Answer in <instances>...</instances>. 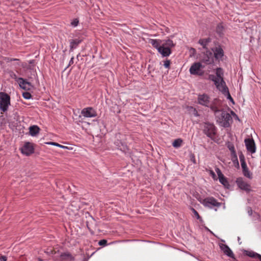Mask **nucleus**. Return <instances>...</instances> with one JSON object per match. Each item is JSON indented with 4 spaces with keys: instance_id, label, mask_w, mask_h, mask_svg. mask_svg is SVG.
I'll list each match as a JSON object with an SVG mask.
<instances>
[{
    "instance_id": "f257e3e1",
    "label": "nucleus",
    "mask_w": 261,
    "mask_h": 261,
    "mask_svg": "<svg viewBox=\"0 0 261 261\" xmlns=\"http://www.w3.org/2000/svg\"><path fill=\"white\" fill-rule=\"evenodd\" d=\"M217 121L224 127H228L232 118L230 114L224 111H219L216 114Z\"/></svg>"
},
{
    "instance_id": "f03ea898",
    "label": "nucleus",
    "mask_w": 261,
    "mask_h": 261,
    "mask_svg": "<svg viewBox=\"0 0 261 261\" xmlns=\"http://www.w3.org/2000/svg\"><path fill=\"white\" fill-rule=\"evenodd\" d=\"M202 128L204 134L211 139L214 140L217 133V128L214 124L205 122L203 124Z\"/></svg>"
},
{
    "instance_id": "7ed1b4c3",
    "label": "nucleus",
    "mask_w": 261,
    "mask_h": 261,
    "mask_svg": "<svg viewBox=\"0 0 261 261\" xmlns=\"http://www.w3.org/2000/svg\"><path fill=\"white\" fill-rule=\"evenodd\" d=\"M10 105V96L5 92H0V110L2 111L1 113L7 111Z\"/></svg>"
},
{
    "instance_id": "20e7f679",
    "label": "nucleus",
    "mask_w": 261,
    "mask_h": 261,
    "mask_svg": "<svg viewBox=\"0 0 261 261\" xmlns=\"http://www.w3.org/2000/svg\"><path fill=\"white\" fill-rule=\"evenodd\" d=\"M201 203L204 206L211 208L213 207H219L221 205V203L219 202L213 197H208L204 198L202 201H201Z\"/></svg>"
},
{
    "instance_id": "39448f33",
    "label": "nucleus",
    "mask_w": 261,
    "mask_h": 261,
    "mask_svg": "<svg viewBox=\"0 0 261 261\" xmlns=\"http://www.w3.org/2000/svg\"><path fill=\"white\" fill-rule=\"evenodd\" d=\"M236 184L242 190L248 193L251 191V187L249 184L243 178L240 177L237 179Z\"/></svg>"
},
{
    "instance_id": "423d86ee",
    "label": "nucleus",
    "mask_w": 261,
    "mask_h": 261,
    "mask_svg": "<svg viewBox=\"0 0 261 261\" xmlns=\"http://www.w3.org/2000/svg\"><path fill=\"white\" fill-rule=\"evenodd\" d=\"M21 153L27 156L31 155L34 152V147L32 143L25 142L21 148Z\"/></svg>"
},
{
    "instance_id": "0eeeda50",
    "label": "nucleus",
    "mask_w": 261,
    "mask_h": 261,
    "mask_svg": "<svg viewBox=\"0 0 261 261\" xmlns=\"http://www.w3.org/2000/svg\"><path fill=\"white\" fill-rule=\"evenodd\" d=\"M201 68H203L202 64L199 62H196L192 64L189 71L191 74L201 75L202 74V72H200Z\"/></svg>"
},
{
    "instance_id": "6e6552de",
    "label": "nucleus",
    "mask_w": 261,
    "mask_h": 261,
    "mask_svg": "<svg viewBox=\"0 0 261 261\" xmlns=\"http://www.w3.org/2000/svg\"><path fill=\"white\" fill-rule=\"evenodd\" d=\"M215 171L217 172L219 178V182L222 184L224 187L227 189L229 188V184L226 177L222 174L220 169L218 168L215 169Z\"/></svg>"
},
{
    "instance_id": "1a4fd4ad",
    "label": "nucleus",
    "mask_w": 261,
    "mask_h": 261,
    "mask_svg": "<svg viewBox=\"0 0 261 261\" xmlns=\"http://www.w3.org/2000/svg\"><path fill=\"white\" fill-rule=\"evenodd\" d=\"M81 114L85 117H94L97 116L96 111L92 107H88L83 109L81 111Z\"/></svg>"
},
{
    "instance_id": "9d476101",
    "label": "nucleus",
    "mask_w": 261,
    "mask_h": 261,
    "mask_svg": "<svg viewBox=\"0 0 261 261\" xmlns=\"http://www.w3.org/2000/svg\"><path fill=\"white\" fill-rule=\"evenodd\" d=\"M245 143L247 148V150L253 153L256 151V147L255 142L252 138H247L245 140Z\"/></svg>"
},
{
    "instance_id": "9b49d317",
    "label": "nucleus",
    "mask_w": 261,
    "mask_h": 261,
    "mask_svg": "<svg viewBox=\"0 0 261 261\" xmlns=\"http://www.w3.org/2000/svg\"><path fill=\"white\" fill-rule=\"evenodd\" d=\"M198 102L201 105L209 107L210 104V97L209 96L205 94H200L198 97Z\"/></svg>"
},
{
    "instance_id": "f8f14e48",
    "label": "nucleus",
    "mask_w": 261,
    "mask_h": 261,
    "mask_svg": "<svg viewBox=\"0 0 261 261\" xmlns=\"http://www.w3.org/2000/svg\"><path fill=\"white\" fill-rule=\"evenodd\" d=\"M217 83H216L215 85L217 89L221 91L223 94H224L225 92H227V91L228 90V88L226 86L225 82L223 79H219L217 80Z\"/></svg>"
},
{
    "instance_id": "ddd939ff",
    "label": "nucleus",
    "mask_w": 261,
    "mask_h": 261,
    "mask_svg": "<svg viewBox=\"0 0 261 261\" xmlns=\"http://www.w3.org/2000/svg\"><path fill=\"white\" fill-rule=\"evenodd\" d=\"M18 83L21 88L25 90H30L32 89L33 86L31 84L22 78L18 79Z\"/></svg>"
},
{
    "instance_id": "4468645a",
    "label": "nucleus",
    "mask_w": 261,
    "mask_h": 261,
    "mask_svg": "<svg viewBox=\"0 0 261 261\" xmlns=\"http://www.w3.org/2000/svg\"><path fill=\"white\" fill-rule=\"evenodd\" d=\"M214 55L215 59L217 60H221L224 56V51L220 47H216L214 50Z\"/></svg>"
},
{
    "instance_id": "2eb2a0df",
    "label": "nucleus",
    "mask_w": 261,
    "mask_h": 261,
    "mask_svg": "<svg viewBox=\"0 0 261 261\" xmlns=\"http://www.w3.org/2000/svg\"><path fill=\"white\" fill-rule=\"evenodd\" d=\"M220 105V101L219 99H215L211 104H209V107H210L211 109L216 114L220 111L219 110V107Z\"/></svg>"
},
{
    "instance_id": "dca6fc26",
    "label": "nucleus",
    "mask_w": 261,
    "mask_h": 261,
    "mask_svg": "<svg viewBox=\"0 0 261 261\" xmlns=\"http://www.w3.org/2000/svg\"><path fill=\"white\" fill-rule=\"evenodd\" d=\"M158 51L163 57H168L171 54V49L165 47V46L162 44L161 47L159 48Z\"/></svg>"
},
{
    "instance_id": "f3484780",
    "label": "nucleus",
    "mask_w": 261,
    "mask_h": 261,
    "mask_svg": "<svg viewBox=\"0 0 261 261\" xmlns=\"http://www.w3.org/2000/svg\"><path fill=\"white\" fill-rule=\"evenodd\" d=\"M241 164L244 175L250 179H251L252 177V174L249 171L246 162L241 163Z\"/></svg>"
},
{
    "instance_id": "a211bd4d",
    "label": "nucleus",
    "mask_w": 261,
    "mask_h": 261,
    "mask_svg": "<svg viewBox=\"0 0 261 261\" xmlns=\"http://www.w3.org/2000/svg\"><path fill=\"white\" fill-rule=\"evenodd\" d=\"M206 57L203 59V61L206 64H210L213 62V53L210 50H206L205 53Z\"/></svg>"
},
{
    "instance_id": "6ab92c4d",
    "label": "nucleus",
    "mask_w": 261,
    "mask_h": 261,
    "mask_svg": "<svg viewBox=\"0 0 261 261\" xmlns=\"http://www.w3.org/2000/svg\"><path fill=\"white\" fill-rule=\"evenodd\" d=\"M222 249L224 253L228 256L232 258H234V254L227 245H224L222 247Z\"/></svg>"
},
{
    "instance_id": "aec40b11",
    "label": "nucleus",
    "mask_w": 261,
    "mask_h": 261,
    "mask_svg": "<svg viewBox=\"0 0 261 261\" xmlns=\"http://www.w3.org/2000/svg\"><path fill=\"white\" fill-rule=\"evenodd\" d=\"M162 41L160 40L156 39H150L149 40V43L155 48L159 50V48H161L162 46L161 44Z\"/></svg>"
},
{
    "instance_id": "412c9836",
    "label": "nucleus",
    "mask_w": 261,
    "mask_h": 261,
    "mask_svg": "<svg viewBox=\"0 0 261 261\" xmlns=\"http://www.w3.org/2000/svg\"><path fill=\"white\" fill-rule=\"evenodd\" d=\"M61 261H72L73 258L72 255L68 253H64L61 255Z\"/></svg>"
},
{
    "instance_id": "4be33fe9",
    "label": "nucleus",
    "mask_w": 261,
    "mask_h": 261,
    "mask_svg": "<svg viewBox=\"0 0 261 261\" xmlns=\"http://www.w3.org/2000/svg\"><path fill=\"white\" fill-rule=\"evenodd\" d=\"M29 130L30 135L32 136H34L39 133L40 129L38 126L33 125L30 127Z\"/></svg>"
},
{
    "instance_id": "5701e85b",
    "label": "nucleus",
    "mask_w": 261,
    "mask_h": 261,
    "mask_svg": "<svg viewBox=\"0 0 261 261\" xmlns=\"http://www.w3.org/2000/svg\"><path fill=\"white\" fill-rule=\"evenodd\" d=\"M81 41L79 39H73L70 41V49H73L75 48L80 43Z\"/></svg>"
},
{
    "instance_id": "b1692460",
    "label": "nucleus",
    "mask_w": 261,
    "mask_h": 261,
    "mask_svg": "<svg viewBox=\"0 0 261 261\" xmlns=\"http://www.w3.org/2000/svg\"><path fill=\"white\" fill-rule=\"evenodd\" d=\"M210 42V38L201 39L199 40V43L204 48H206V45Z\"/></svg>"
},
{
    "instance_id": "393cba45",
    "label": "nucleus",
    "mask_w": 261,
    "mask_h": 261,
    "mask_svg": "<svg viewBox=\"0 0 261 261\" xmlns=\"http://www.w3.org/2000/svg\"><path fill=\"white\" fill-rule=\"evenodd\" d=\"M182 143V140L181 139H177L173 141L172 145L175 148H178L181 146Z\"/></svg>"
},
{
    "instance_id": "a878e982",
    "label": "nucleus",
    "mask_w": 261,
    "mask_h": 261,
    "mask_svg": "<svg viewBox=\"0 0 261 261\" xmlns=\"http://www.w3.org/2000/svg\"><path fill=\"white\" fill-rule=\"evenodd\" d=\"M246 255L248 256L252 257V258H257L259 256L260 254L254 252L253 251H247L246 252Z\"/></svg>"
},
{
    "instance_id": "bb28decb",
    "label": "nucleus",
    "mask_w": 261,
    "mask_h": 261,
    "mask_svg": "<svg viewBox=\"0 0 261 261\" xmlns=\"http://www.w3.org/2000/svg\"><path fill=\"white\" fill-rule=\"evenodd\" d=\"M162 44L165 46V47H168V48L170 49H171V48L174 46L173 41L171 40H168L166 41V42L163 43Z\"/></svg>"
},
{
    "instance_id": "cd10ccee",
    "label": "nucleus",
    "mask_w": 261,
    "mask_h": 261,
    "mask_svg": "<svg viewBox=\"0 0 261 261\" xmlns=\"http://www.w3.org/2000/svg\"><path fill=\"white\" fill-rule=\"evenodd\" d=\"M216 75L217 78H220V79H223L222 77V70L221 68H217L216 69Z\"/></svg>"
},
{
    "instance_id": "c85d7f7f",
    "label": "nucleus",
    "mask_w": 261,
    "mask_h": 261,
    "mask_svg": "<svg viewBox=\"0 0 261 261\" xmlns=\"http://www.w3.org/2000/svg\"><path fill=\"white\" fill-rule=\"evenodd\" d=\"M208 79L210 80L213 81L214 82V84H215L216 83H217V81L219 79L221 80L220 78H217V77L213 74H210L208 75Z\"/></svg>"
},
{
    "instance_id": "c756f323",
    "label": "nucleus",
    "mask_w": 261,
    "mask_h": 261,
    "mask_svg": "<svg viewBox=\"0 0 261 261\" xmlns=\"http://www.w3.org/2000/svg\"><path fill=\"white\" fill-rule=\"evenodd\" d=\"M47 144H51V145H54V146H56L62 148H67V147L63 146V145H62L61 144H59V143H56V142H50L47 143Z\"/></svg>"
},
{
    "instance_id": "7c9ffc66",
    "label": "nucleus",
    "mask_w": 261,
    "mask_h": 261,
    "mask_svg": "<svg viewBox=\"0 0 261 261\" xmlns=\"http://www.w3.org/2000/svg\"><path fill=\"white\" fill-rule=\"evenodd\" d=\"M223 94L225 96H227V99H229L231 101H232L233 103H234L233 99L232 98V97L231 96L228 90L227 91V92H225Z\"/></svg>"
},
{
    "instance_id": "2f4dec72",
    "label": "nucleus",
    "mask_w": 261,
    "mask_h": 261,
    "mask_svg": "<svg viewBox=\"0 0 261 261\" xmlns=\"http://www.w3.org/2000/svg\"><path fill=\"white\" fill-rule=\"evenodd\" d=\"M118 148L123 152H126L128 150L127 146L123 144H122L121 146H118Z\"/></svg>"
},
{
    "instance_id": "473e14b6",
    "label": "nucleus",
    "mask_w": 261,
    "mask_h": 261,
    "mask_svg": "<svg viewBox=\"0 0 261 261\" xmlns=\"http://www.w3.org/2000/svg\"><path fill=\"white\" fill-rule=\"evenodd\" d=\"M22 96L24 98L29 99L31 98V94L28 92H25L22 93Z\"/></svg>"
},
{
    "instance_id": "72a5a7b5",
    "label": "nucleus",
    "mask_w": 261,
    "mask_h": 261,
    "mask_svg": "<svg viewBox=\"0 0 261 261\" xmlns=\"http://www.w3.org/2000/svg\"><path fill=\"white\" fill-rule=\"evenodd\" d=\"M239 159H240L241 164L243 163H245V156L242 153H241L239 154Z\"/></svg>"
},
{
    "instance_id": "f704fd0d",
    "label": "nucleus",
    "mask_w": 261,
    "mask_h": 261,
    "mask_svg": "<svg viewBox=\"0 0 261 261\" xmlns=\"http://www.w3.org/2000/svg\"><path fill=\"white\" fill-rule=\"evenodd\" d=\"M170 63V61L169 60H167L164 62V66L166 68H169Z\"/></svg>"
},
{
    "instance_id": "c9c22d12",
    "label": "nucleus",
    "mask_w": 261,
    "mask_h": 261,
    "mask_svg": "<svg viewBox=\"0 0 261 261\" xmlns=\"http://www.w3.org/2000/svg\"><path fill=\"white\" fill-rule=\"evenodd\" d=\"M79 23V20L77 18L73 19L71 22V24L73 27H76Z\"/></svg>"
},
{
    "instance_id": "e433bc0d",
    "label": "nucleus",
    "mask_w": 261,
    "mask_h": 261,
    "mask_svg": "<svg viewBox=\"0 0 261 261\" xmlns=\"http://www.w3.org/2000/svg\"><path fill=\"white\" fill-rule=\"evenodd\" d=\"M222 30H223V27L222 26L221 24H219L218 25L217 27V32L219 33V34H221L222 31Z\"/></svg>"
},
{
    "instance_id": "4c0bfd02",
    "label": "nucleus",
    "mask_w": 261,
    "mask_h": 261,
    "mask_svg": "<svg viewBox=\"0 0 261 261\" xmlns=\"http://www.w3.org/2000/svg\"><path fill=\"white\" fill-rule=\"evenodd\" d=\"M192 210L195 217H196L197 219H199L200 218V216H199L198 213L193 208H192Z\"/></svg>"
},
{
    "instance_id": "58836bf2",
    "label": "nucleus",
    "mask_w": 261,
    "mask_h": 261,
    "mask_svg": "<svg viewBox=\"0 0 261 261\" xmlns=\"http://www.w3.org/2000/svg\"><path fill=\"white\" fill-rule=\"evenodd\" d=\"M107 243V241L106 240H101L99 241V245L101 246L106 245Z\"/></svg>"
},
{
    "instance_id": "ea45409f",
    "label": "nucleus",
    "mask_w": 261,
    "mask_h": 261,
    "mask_svg": "<svg viewBox=\"0 0 261 261\" xmlns=\"http://www.w3.org/2000/svg\"><path fill=\"white\" fill-rule=\"evenodd\" d=\"M210 175L212 176V177H213V178L214 180H217V176H216L215 172L213 170H210Z\"/></svg>"
},
{
    "instance_id": "a19ab883",
    "label": "nucleus",
    "mask_w": 261,
    "mask_h": 261,
    "mask_svg": "<svg viewBox=\"0 0 261 261\" xmlns=\"http://www.w3.org/2000/svg\"><path fill=\"white\" fill-rule=\"evenodd\" d=\"M47 253L51 254H54L55 253V251L53 249H50V250H49V249H48Z\"/></svg>"
},
{
    "instance_id": "79ce46f5",
    "label": "nucleus",
    "mask_w": 261,
    "mask_h": 261,
    "mask_svg": "<svg viewBox=\"0 0 261 261\" xmlns=\"http://www.w3.org/2000/svg\"><path fill=\"white\" fill-rule=\"evenodd\" d=\"M7 259V258L5 256H1L0 257L1 261H6Z\"/></svg>"
},
{
    "instance_id": "37998d69",
    "label": "nucleus",
    "mask_w": 261,
    "mask_h": 261,
    "mask_svg": "<svg viewBox=\"0 0 261 261\" xmlns=\"http://www.w3.org/2000/svg\"><path fill=\"white\" fill-rule=\"evenodd\" d=\"M74 58L72 57L69 61V66L72 65L73 63Z\"/></svg>"
},
{
    "instance_id": "c03bdc74",
    "label": "nucleus",
    "mask_w": 261,
    "mask_h": 261,
    "mask_svg": "<svg viewBox=\"0 0 261 261\" xmlns=\"http://www.w3.org/2000/svg\"><path fill=\"white\" fill-rule=\"evenodd\" d=\"M230 150L232 152H234V147H231V148H230Z\"/></svg>"
},
{
    "instance_id": "a18cd8bd",
    "label": "nucleus",
    "mask_w": 261,
    "mask_h": 261,
    "mask_svg": "<svg viewBox=\"0 0 261 261\" xmlns=\"http://www.w3.org/2000/svg\"><path fill=\"white\" fill-rule=\"evenodd\" d=\"M15 60H18V59H11L10 60V61H15Z\"/></svg>"
},
{
    "instance_id": "49530a36",
    "label": "nucleus",
    "mask_w": 261,
    "mask_h": 261,
    "mask_svg": "<svg viewBox=\"0 0 261 261\" xmlns=\"http://www.w3.org/2000/svg\"><path fill=\"white\" fill-rule=\"evenodd\" d=\"M258 258L259 259L260 261H261V255H259Z\"/></svg>"
}]
</instances>
